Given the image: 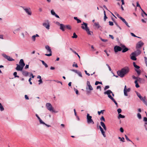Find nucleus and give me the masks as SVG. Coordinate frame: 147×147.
Segmentation results:
<instances>
[{
	"mask_svg": "<svg viewBox=\"0 0 147 147\" xmlns=\"http://www.w3.org/2000/svg\"><path fill=\"white\" fill-rule=\"evenodd\" d=\"M100 119L101 121H103L104 122L105 121V119L104 117L103 116H102L101 117Z\"/></svg>",
	"mask_w": 147,
	"mask_h": 147,
	"instance_id": "41",
	"label": "nucleus"
},
{
	"mask_svg": "<svg viewBox=\"0 0 147 147\" xmlns=\"http://www.w3.org/2000/svg\"><path fill=\"white\" fill-rule=\"evenodd\" d=\"M142 101L144 102V103L147 106V101L145 100V99H144Z\"/></svg>",
	"mask_w": 147,
	"mask_h": 147,
	"instance_id": "47",
	"label": "nucleus"
},
{
	"mask_svg": "<svg viewBox=\"0 0 147 147\" xmlns=\"http://www.w3.org/2000/svg\"><path fill=\"white\" fill-rule=\"evenodd\" d=\"M111 93H112V92L111 90H108L106 91L105 92L104 94H105L107 95L108 97L111 100L113 98L112 97L111 95Z\"/></svg>",
	"mask_w": 147,
	"mask_h": 147,
	"instance_id": "7",
	"label": "nucleus"
},
{
	"mask_svg": "<svg viewBox=\"0 0 147 147\" xmlns=\"http://www.w3.org/2000/svg\"><path fill=\"white\" fill-rule=\"evenodd\" d=\"M131 89L130 88H129L127 89V88L126 86L125 85L124 86V95L125 96H128L127 92H129L130 91Z\"/></svg>",
	"mask_w": 147,
	"mask_h": 147,
	"instance_id": "8",
	"label": "nucleus"
},
{
	"mask_svg": "<svg viewBox=\"0 0 147 147\" xmlns=\"http://www.w3.org/2000/svg\"><path fill=\"white\" fill-rule=\"evenodd\" d=\"M22 74L23 75L25 76H27L29 74L28 71H22Z\"/></svg>",
	"mask_w": 147,
	"mask_h": 147,
	"instance_id": "21",
	"label": "nucleus"
},
{
	"mask_svg": "<svg viewBox=\"0 0 147 147\" xmlns=\"http://www.w3.org/2000/svg\"><path fill=\"white\" fill-rule=\"evenodd\" d=\"M100 89V91L101 90V86H97V87H96V89Z\"/></svg>",
	"mask_w": 147,
	"mask_h": 147,
	"instance_id": "57",
	"label": "nucleus"
},
{
	"mask_svg": "<svg viewBox=\"0 0 147 147\" xmlns=\"http://www.w3.org/2000/svg\"><path fill=\"white\" fill-rule=\"evenodd\" d=\"M117 111L118 113H120L121 112V109L119 108L117 109Z\"/></svg>",
	"mask_w": 147,
	"mask_h": 147,
	"instance_id": "48",
	"label": "nucleus"
},
{
	"mask_svg": "<svg viewBox=\"0 0 147 147\" xmlns=\"http://www.w3.org/2000/svg\"><path fill=\"white\" fill-rule=\"evenodd\" d=\"M124 23H125V25L128 27H129L130 26H129V25L128 24V23L126 21Z\"/></svg>",
	"mask_w": 147,
	"mask_h": 147,
	"instance_id": "63",
	"label": "nucleus"
},
{
	"mask_svg": "<svg viewBox=\"0 0 147 147\" xmlns=\"http://www.w3.org/2000/svg\"><path fill=\"white\" fill-rule=\"evenodd\" d=\"M19 64L21 66H22L23 67L25 65V64L24 62V60L22 59H21L19 62Z\"/></svg>",
	"mask_w": 147,
	"mask_h": 147,
	"instance_id": "20",
	"label": "nucleus"
},
{
	"mask_svg": "<svg viewBox=\"0 0 147 147\" xmlns=\"http://www.w3.org/2000/svg\"><path fill=\"white\" fill-rule=\"evenodd\" d=\"M81 28L83 30H88L89 28L87 26V24L84 22H83V23L81 24Z\"/></svg>",
	"mask_w": 147,
	"mask_h": 147,
	"instance_id": "9",
	"label": "nucleus"
},
{
	"mask_svg": "<svg viewBox=\"0 0 147 147\" xmlns=\"http://www.w3.org/2000/svg\"><path fill=\"white\" fill-rule=\"evenodd\" d=\"M17 73L16 72H14L13 74V75L15 77V78H19V76H18L17 75Z\"/></svg>",
	"mask_w": 147,
	"mask_h": 147,
	"instance_id": "34",
	"label": "nucleus"
},
{
	"mask_svg": "<svg viewBox=\"0 0 147 147\" xmlns=\"http://www.w3.org/2000/svg\"><path fill=\"white\" fill-rule=\"evenodd\" d=\"M136 3H137L136 6L138 7H139L140 9H141V8L140 6V5L139 4L138 2H137Z\"/></svg>",
	"mask_w": 147,
	"mask_h": 147,
	"instance_id": "53",
	"label": "nucleus"
},
{
	"mask_svg": "<svg viewBox=\"0 0 147 147\" xmlns=\"http://www.w3.org/2000/svg\"><path fill=\"white\" fill-rule=\"evenodd\" d=\"M72 66L73 67H78L77 63H76L75 64H73L72 65Z\"/></svg>",
	"mask_w": 147,
	"mask_h": 147,
	"instance_id": "55",
	"label": "nucleus"
},
{
	"mask_svg": "<svg viewBox=\"0 0 147 147\" xmlns=\"http://www.w3.org/2000/svg\"><path fill=\"white\" fill-rule=\"evenodd\" d=\"M98 84H102V82H99L98 81H96L95 83V84L96 85H97Z\"/></svg>",
	"mask_w": 147,
	"mask_h": 147,
	"instance_id": "40",
	"label": "nucleus"
},
{
	"mask_svg": "<svg viewBox=\"0 0 147 147\" xmlns=\"http://www.w3.org/2000/svg\"><path fill=\"white\" fill-rule=\"evenodd\" d=\"M115 103V104L117 106V103L116 102V101L114 99V98H113V99L111 100Z\"/></svg>",
	"mask_w": 147,
	"mask_h": 147,
	"instance_id": "44",
	"label": "nucleus"
},
{
	"mask_svg": "<svg viewBox=\"0 0 147 147\" xmlns=\"http://www.w3.org/2000/svg\"><path fill=\"white\" fill-rule=\"evenodd\" d=\"M71 71L76 73L78 74L79 77H82V74L80 71H78L77 70L74 69L71 70Z\"/></svg>",
	"mask_w": 147,
	"mask_h": 147,
	"instance_id": "16",
	"label": "nucleus"
},
{
	"mask_svg": "<svg viewBox=\"0 0 147 147\" xmlns=\"http://www.w3.org/2000/svg\"><path fill=\"white\" fill-rule=\"evenodd\" d=\"M130 58L131 59L135 61L136 60V55L133 52H132L130 55Z\"/></svg>",
	"mask_w": 147,
	"mask_h": 147,
	"instance_id": "17",
	"label": "nucleus"
},
{
	"mask_svg": "<svg viewBox=\"0 0 147 147\" xmlns=\"http://www.w3.org/2000/svg\"><path fill=\"white\" fill-rule=\"evenodd\" d=\"M46 106L48 110L50 111H52L53 112H54L57 113V111H56L55 110H54V109L51 104L50 103H47L46 104Z\"/></svg>",
	"mask_w": 147,
	"mask_h": 147,
	"instance_id": "2",
	"label": "nucleus"
},
{
	"mask_svg": "<svg viewBox=\"0 0 147 147\" xmlns=\"http://www.w3.org/2000/svg\"><path fill=\"white\" fill-rule=\"evenodd\" d=\"M74 91L76 92V94H78V90L74 88Z\"/></svg>",
	"mask_w": 147,
	"mask_h": 147,
	"instance_id": "54",
	"label": "nucleus"
},
{
	"mask_svg": "<svg viewBox=\"0 0 147 147\" xmlns=\"http://www.w3.org/2000/svg\"><path fill=\"white\" fill-rule=\"evenodd\" d=\"M42 25L47 30H49L50 28V24L48 20L45 21V22L42 24Z\"/></svg>",
	"mask_w": 147,
	"mask_h": 147,
	"instance_id": "6",
	"label": "nucleus"
},
{
	"mask_svg": "<svg viewBox=\"0 0 147 147\" xmlns=\"http://www.w3.org/2000/svg\"><path fill=\"white\" fill-rule=\"evenodd\" d=\"M144 44V43L141 41L139 42L136 45V48L138 49L141 48Z\"/></svg>",
	"mask_w": 147,
	"mask_h": 147,
	"instance_id": "12",
	"label": "nucleus"
},
{
	"mask_svg": "<svg viewBox=\"0 0 147 147\" xmlns=\"http://www.w3.org/2000/svg\"><path fill=\"white\" fill-rule=\"evenodd\" d=\"M133 65L134 67L136 68V69H139L140 68V67L139 66L137 65L136 64V63L135 62H133Z\"/></svg>",
	"mask_w": 147,
	"mask_h": 147,
	"instance_id": "25",
	"label": "nucleus"
},
{
	"mask_svg": "<svg viewBox=\"0 0 147 147\" xmlns=\"http://www.w3.org/2000/svg\"><path fill=\"white\" fill-rule=\"evenodd\" d=\"M136 94L140 98V99L142 100V101L144 99H145V97H144V98L142 97L140 94L138 92H137Z\"/></svg>",
	"mask_w": 147,
	"mask_h": 147,
	"instance_id": "19",
	"label": "nucleus"
},
{
	"mask_svg": "<svg viewBox=\"0 0 147 147\" xmlns=\"http://www.w3.org/2000/svg\"><path fill=\"white\" fill-rule=\"evenodd\" d=\"M0 109L1 111H3L4 110V108L2 105L0 107Z\"/></svg>",
	"mask_w": 147,
	"mask_h": 147,
	"instance_id": "45",
	"label": "nucleus"
},
{
	"mask_svg": "<svg viewBox=\"0 0 147 147\" xmlns=\"http://www.w3.org/2000/svg\"><path fill=\"white\" fill-rule=\"evenodd\" d=\"M135 70L137 72L138 74V75H140V74L141 72V70L140 69H139L138 70L137 69H135Z\"/></svg>",
	"mask_w": 147,
	"mask_h": 147,
	"instance_id": "28",
	"label": "nucleus"
},
{
	"mask_svg": "<svg viewBox=\"0 0 147 147\" xmlns=\"http://www.w3.org/2000/svg\"><path fill=\"white\" fill-rule=\"evenodd\" d=\"M95 26L96 27L98 28L100 27V26L98 23H94Z\"/></svg>",
	"mask_w": 147,
	"mask_h": 147,
	"instance_id": "32",
	"label": "nucleus"
},
{
	"mask_svg": "<svg viewBox=\"0 0 147 147\" xmlns=\"http://www.w3.org/2000/svg\"><path fill=\"white\" fill-rule=\"evenodd\" d=\"M74 19L77 21V23H81V20L78 19L77 17H74Z\"/></svg>",
	"mask_w": 147,
	"mask_h": 147,
	"instance_id": "26",
	"label": "nucleus"
},
{
	"mask_svg": "<svg viewBox=\"0 0 147 147\" xmlns=\"http://www.w3.org/2000/svg\"><path fill=\"white\" fill-rule=\"evenodd\" d=\"M120 46L121 47L122 49H123L122 51L123 53L129 50V49L126 48L125 45L121 44Z\"/></svg>",
	"mask_w": 147,
	"mask_h": 147,
	"instance_id": "14",
	"label": "nucleus"
},
{
	"mask_svg": "<svg viewBox=\"0 0 147 147\" xmlns=\"http://www.w3.org/2000/svg\"><path fill=\"white\" fill-rule=\"evenodd\" d=\"M16 65L17 67L16 68V69L17 71H22L23 67L18 64H17Z\"/></svg>",
	"mask_w": 147,
	"mask_h": 147,
	"instance_id": "15",
	"label": "nucleus"
},
{
	"mask_svg": "<svg viewBox=\"0 0 147 147\" xmlns=\"http://www.w3.org/2000/svg\"><path fill=\"white\" fill-rule=\"evenodd\" d=\"M87 86L88 87V88L86 87V89H89L90 90H93V88L90 84V82L89 81H87Z\"/></svg>",
	"mask_w": 147,
	"mask_h": 147,
	"instance_id": "13",
	"label": "nucleus"
},
{
	"mask_svg": "<svg viewBox=\"0 0 147 147\" xmlns=\"http://www.w3.org/2000/svg\"><path fill=\"white\" fill-rule=\"evenodd\" d=\"M51 13L52 15L53 16H55V14H56L55 11H54L53 10H52L51 11Z\"/></svg>",
	"mask_w": 147,
	"mask_h": 147,
	"instance_id": "39",
	"label": "nucleus"
},
{
	"mask_svg": "<svg viewBox=\"0 0 147 147\" xmlns=\"http://www.w3.org/2000/svg\"><path fill=\"white\" fill-rule=\"evenodd\" d=\"M109 88V86H106L104 88V90H105L107 89H108Z\"/></svg>",
	"mask_w": 147,
	"mask_h": 147,
	"instance_id": "50",
	"label": "nucleus"
},
{
	"mask_svg": "<svg viewBox=\"0 0 147 147\" xmlns=\"http://www.w3.org/2000/svg\"><path fill=\"white\" fill-rule=\"evenodd\" d=\"M78 37L77 35L76 34L75 32L73 33V35L72 36V38H76Z\"/></svg>",
	"mask_w": 147,
	"mask_h": 147,
	"instance_id": "33",
	"label": "nucleus"
},
{
	"mask_svg": "<svg viewBox=\"0 0 147 147\" xmlns=\"http://www.w3.org/2000/svg\"><path fill=\"white\" fill-rule=\"evenodd\" d=\"M121 20L124 23L126 21L125 20V19L124 18H123L122 17L121 18Z\"/></svg>",
	"mask_w": 147,
	"mask_h": 147,
	"instance_id": "64",
	"label": "nucleus"
},
{
	"mask_svg": "<svg viewBox=\"0 0 147 147\" xmlns=\"http://www.w3.org/2000/svg\"><path fill=\"white\" fill-rule=\"evenodd\" d=\"M143 121L145 122H147V118L146 117H144L143 119Z\"/></svg>",
	"mask_w": 147,
	"mask_h": 147,
	"instance_id": "59",
	"label": "nucleus"
},
{
	"mask_svg": "<svg viewBox=\"0 0 147 147\" xmlns=\"http://www.w3.org/2000/svg\"><path fill=\"white\" fill-rule=\"evenodd\" d=\"M132 78L134 79H136V80H137V77L135 76H132Z\"/></svg>",
	"mask_w": 147,
	"mask_h": 147,
	"instance_id": "62",
	"label": "nucleus"
},
{
	"mask_svg": "<svg viewBox=\"0 0 147 147\" xmlns=\"http://www.w3.org/2000/svg\"><path fill=\"white\" fill-rule=\"evenodd\" d=\"M32 39L33 40V41H35L36 40V37H35V35H33L32 36Z\"/></svg>",
	"mask_w": 147,
	"mask_h": 147,
	"instance_id": "42",
	"label": "nucleus"
},
{
	"mask_svg": "<svg viewBox=\"0 0 147 147\" xmlns=\"http://www.w3.org/2000/svg\"><path fill=\"white\" fill-rule=\"evenodd\" d=\"M86 118L87 122L88 124H94V122L92 119V117L90 116L89 114L88 113L87 114Z\"/></svg>",
	"mask_w": 147,
	"mask_h": 147,
	"instance_id": "3",
	"label": "nucleus"
},
{
	"mask_svg": "<svg viewBox=\"0 0 147 147\" xmlns=\"http://www.w3.org/2000/svg\"><path fill=\"white\" fill-rule=\"evenodd\" d=\"M125 117V116L124 115H121V114H119V115L118 116V119H119L120 118H124Z\"/></svg>",
	"mask_w": 147,
	"mask_h": 147,
	"instance_id": "30",
	"label": "nucleus"
},
{
	"mask_svg": "<svg viewBox=\"0 0 147 147\" xmlns=\"http://www.w3.org/2000/svg\"><path fill=\"white\" fill-rule=\"evenodd\" d=\"M114 50L115 53L118 52V51H120L122 50L121 47H120L118 46H115L114 47Z\"/></svg>",
	"mask_w": 147,
	"mask_h": 147,
	"instance_id": "11",
	"label": "nucleus"
},
{
	"mask_svg": "<svg viewBox=\"0 0 147 147\" xmlns=\"http://www.w3.org/2000/svg\"><path fill=\"white\" fill-rule=\"evenodd\" d=\"M101 133L102 134V135H103V136L104 137H106V135L105 134V132L103 130L102 131H101Z\"/></svg>",
	"mask_w": 147,
	"mask_h": 147,
	"instance_id": "38",
	"label": "nucleus"
},
{
	"mask_svg": "<svg viewBox=\"0 0 147 147\" xmlns=\"http://www.w3.org/2000/svg\"><path fill=\"white\" fill-rule=\"evenodd\" d=\"M117 17H118L120 19L122 18V17H121L118 14H117Z\"/></svg>",
	"mask_w": 147,
	"mask_h": 147,
	"instance_id": "61",
	"label": "nucleus"
},
{
	"mask_svg": "<svg viewBox=\"0 0 147 147\" xmlns=\"http://www.w3.org/2000/svg\"><path fill=\"white\" fill-rule=\"evenodd\" d=\"M104 20L105 21L106 20V19L107 18V17L106 16V12L104 10Z\"/></svg>",
	"mask_w": 147,
	"mask_h": 147,
	"instance_id": "31",
	"label": "nucleus"
},
{
	"mask_svg": "<svg viewBox=\"0 0 147 147\" xmlns=\"http://www.w3.org/2000/svg\"><path fill=\"white\" fill-rule=\"evenodd\" d=\"M137 116L139 119H141L142 116L141 115L140 113H138L137 114Z\"/></svg>",
	"mask_w": 147,
	"mask_h": 147,
	"instance_id": "36",
	"label": "nucleus"
},
{
	"mask_svg": "<svg viewBox=\"0 0 147 147\" xmlns=\"http://www.w3.org/2000/svg\"><path fill=\"white\" fill-rule=\"evenodd\" d=\"M65 28L68 30H71V26L69 25H65Z\"/></svg>",
	"mask_w": 147,
	"mask_h": 147,
	"instance_id": "29",
	"label": "nucleus"
},
{
	"mask_svg": "<svg viewBox=\"0 0 147 147\" xmlns=\"http://www.w3.org/2000/svg\"><path fill=\"white\" fill-rule=\"evenodd\" d=\"M38 82H39V83H38L39 85H40L42 83V81L41 79H40L38 80Z\"/></svg>",
	"mask_w": 147,
	"mask_h": 147,
	"instance_id": "49",
	"label": "nucleus"
},
{
	"mask_svg": "<svg viewBox=\"0 0 147 147\" xmlns=\"http://www.w3.org/2000/svg\"><path fill=\"white\" fill-rule=\"evenodd\" d=\"M118 138L120 139V141L122 142H125L124 141V138L123 137H122V138H121L120 137H119Z\"/></svg>",
	"mask_w": 147,
	"mask_h": 147,
	"instance_id": "35",
	"label": "nucleus"
},
{
	"mask_svg": "<svg viewBox=\"0 0 147 147\" xmlns=\"http://www.w3.org/2000/svg\"><path fill=\"white\" fill-rule=\"evenodd\" d=\"M25 98L27 100H28L29 99L28 96L26 95H25Z\"/></svg>",
	"mask_w": 147,
	"mask_h": 147,
	"instance_id": "60",
	"label": "nucleus"
},
{
	"mask_svg": "<svg viewBox=\"0 0 147 147\" xmlns=\"http://www.w3.org/2000/svg\"><path fill=\"white\" fill-rule=\"evenodd\" d=\"M22 7L28 15L31 16L32 15V12L30 7L26 8L25 7Z\"/></svg>",
	"mask_w": 147,
	"mask_h": 147,
	"instance_id": "4",
	"label": "nucleus"
},
{
	"mask_svg": "<svg viewBox=\"0 0 147 147\" xmlns=\"http://www.w3.org/2000/svg\"><path fill=\"white\" fill-rule=\"evenodd\" d=\"M31 78H30L29 79L28 81L30 82V84L31 85L32 84V82L31 81Z\"/></svg>",
	"mask_w": 147,
	"mask_h": 147,
	"instance_id": "58",
	"label": "nucleus"
},
{
	"mask_svg": "<svg viewBox=\"0 0 147 147\" xmlns=\"http://www.w3.org/2000/svg\"><path fill=\"white\" fill-rule=\"evenodd\" d=\"M86 32H87L88 34V35H91V32H90V30H89V28L88 29V30H86Z\"/></svg>",
	"mask_w": 147,
	"mask_h": 147,
	"instance_id": "43",
	"label": "nucleus"
},
{
	"mask_svg": "<svg viewBox=\"0 0 147 147\" xmlns=\"http://www.w3.org/2000/svg\"><path fill=\"white\" fill-rule=\"evenodd\" d=\"M101 40L103 42H106L107 41V39H103L102 38H100Z\"/></svg>",
	"mask_w": 147,
	"mask_h": 147,
	"instance_id": "51",
	"label": "nucleus"
},
{
	"mask_svg": "<svg viewBox=\"0 0 147 147\" xmlns=\"http://www.w3.org/2000/svg\"><path fill=\"white\" fill-rule=\"evenodd\" d=\"M65 25L63 24H60V29L62 30L63 31L65 30Z\"/></svg>",
	"mask_w": 147,
	"mask_h": 147,
	"instance_id": "18",
	"label": "nucleus"
},
{
	"mask_svg": "<svg viewBox=\"0 0 147 147\" xmlns=\"http://www.w3.org/2000/svg\"><path fill=\"white\" fill-rule=\"evenodd\" d=\"M109 25L110 26H112L113 25V23L112 22L109 21Z\"/></svg>",
	"mask_w": 147,
	"mask_h": 147,
	"instance_id": "52",
	"label": "nucleus"
},
{
	"mask_svg": "<svg viewBox=\"0 0 147 147\" xmlns=\"http://www.w3.org/2000/svg\"><path fill=\"white\" fill-rule=\"evenodd\" d=\"M125 139H126L127 140V141H130V142H131L133 144H134V143L132 142L130 140L129 138H128V137H127V135H125Z\"/></svg>",
	"mask_w": 147,
	"mask_h": 147,
	"instance_id": "37",
	"label": "nucleus"
},
{
	"mask_svg": "<svg viewBox=\"0 0 147 147\" xmlns=\"http://www.w3.org/2000/svg\"><path fill=\"white\" fill-rule=\"evenodd\" d=\"M45 48L47 51L50 53L48 54H45V55L47 56H51L52 51L50 47L49 46L47 45L45 46Z\"/></svg>",
	"mask_w": 147,
	"mask_h": 147,
	"instance_id": "5",
	"label": "nucleus"
},
{
	"mask_svg": "<svg viewBox=\"0 0 147 147\" xmlns=\"http://www.w3.org/2000/svg\"><path fill=\"white\" fill-rule=\"evenodd\" d=\"M100 124L101 126L106 131L107 130V128L104 123L101 121L100 122Z\"/></svg>",
	"mask_w": 147,
	"mask_h": 147,
	"instance_id": "24",
	"label": "nucleus"
},
{
	"mask_svg": "<svg viewBox=\"0 0 147 147\" xmlns=\"http://www.w3.org/2000/svg\"><path fill=\"white\" fill-rule=\"evenodd\" d=\"M36 116L37 118L39 120L40 122V124L41 123H44V122L42 120V119L40 118L39 117L38 114H37L35 115Z\"/></svg>",
	"mask_w": 147,
	"mask_h": 147,
	"instance_id": "23",
	"label": "nucleus"
},
{
	"mask_svg": "<svg viewBox=\"0 0 147 147\" xmlns=\"http://www.w3.org/2000/svg\"><path fill=\"white\" fill-rule=\"evenodd\" d=\"M131 35L132 36H134V37H138V38H141L140 37H137V36H136L135 34H134L133 33H131Z\"/></svg>",
	"mask_w": 147,
	"mask_h": 147,
	"instance_id": "46",
	"label": "nucleus"
},
{
	"mask_svg": "<svg viewBox=\"0 0 147 147\" xmlns=\"http://www.w3.org/2000/svg\"><path fill=\"white\" fill-rule=\"evenodd\" d=\"M40 61L42 62V64L45 66V67L47 68L48 67V65L43 61L40 60Z\"/></svg>",
	"mask_w": 147,
	"mask_h": 147,
	"instance_id": "27",
	"label": "nucleus"
},
{
	"mask_svg": "<svg viewBox=\"0 0 147 147\" xmlns=\"http://www.w3.org/2000/svg\"><path fill=\"white\" fill-rule=\"evenodd\" d=\"M134 53L136 56L140 55L141 53V51L139 50H137L136 51H135L133 52Z\"/></svg>",
	"mask_w": 147,
	"mask_h": 147,
	"instance_id": "22",
	"label": "nucleus"
},
{
	"mask_svg": "<svg viewBox=\"0 0 147 147\" xmlns=\"http://www.w3.org/2000/svg\"><path fill=\"white\" fill-rule=\"evenodd\" d=\"M130 69L128 67H125L122 69L120 70H119L117 72L118 76L121 78H123L126 74L129 72Z\"/></svg>",
	"mask_w": 147,
	"mask_h": 147,
	"instance_id": "1",
	"label": "nucleus"
},
{
	"mask_svg": "<svg viewBox=\"0 0 147 147\" xmlns=\"http://www.w3.org/2000/svg\"><path fill=\"white\" fill-rule=\"evenodd\" d=\"M2 55L5 59H7L8 61H14V60L10 56L7 55L5 54H2Z\"/></svg>",
	"mask_w": 147,
	"mask_h": 147,
	"instance_id": "10",
	"label": "nucleus"
},
{
	"mask_svg": "<svg viewBox=\"0 0 147 147\" xmlns=\"http://www.w3.org/2000/svg\"><path fill=\"white\" fill-rule=\"evenodd\" d=\"M120 131L122 133L124 131L122 127H121L120 128Z\"/></svg>",
	"mask_w": 147,
	"mask_h": 147,
	"instance_id": "56",
	"label": "nucleus"
}]
</instances>
